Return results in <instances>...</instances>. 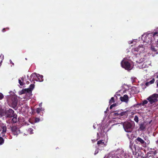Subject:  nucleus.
Wrapping results in <instances>:
<instances>
[{"label":"nucleus","instance_id":"nucleus-1","mask_svg":"<svg viewBox=\"0 0 158 158\" xmlns=\"http://www.w3.org/2000/svg\"><path fill=\"white\" fill-rule=\"evenodd\" d=\"M107 126H105L103 127L102 129L101 127L98 128V132L97 133L98 139L96 140L94 139V141H97L98 139L101 137L103 139L98 141L97 144L98 145L102 146L103 147L107 145V142L108 140V137L106 132L109 131V129L107 127Z\"/></svg>","mask_w":158,"mask_h":158},{"label":"nucleus","instance_id":"nucleus-2","mask_svg":"<svg viewBox=\"0 0 158 158\" xmlns=\"http://www.w3.org/2000/svg\"><path fill=\"white\" fill-rule=\"evenodd\" d=\"M116 154L114 156L111 155H109L107 156L104 158H129L130 156L127 153H124L123 149H118L116 152Z\"/></svg>","mask_w":158,"mask_h":158},{"label":"nucleus","instance_id":"nucleus-3","mask_svg":"<svg viewBox=\"0 0 158 158\" xmlns=\"http://www.w3.org/2000/svg\"><path fill=\"white\" fill-rule=\"evenodd\" d=\"M138 156L142 157L143 158H148L149 157L151 156L152 157V155H154L155 158H158V152L156 151L154 149H150V150L146 154L144 155L143 152L140 151L138 152Z\"/></svg>","mask_w":158,"mask_h":158},{"label":"nucleus","instance_id":"nucleus-4","mask_svg":"<svg viewBox=\"0 0 158 158\" xmlns=\"http://www.w3.org/2000/svg\"><path fill=\"white\" fill-rule=\"evenodd\" d=\"M14 110L11 109L5 111L3 110H2L0 105V117L5 115L6 117L9 118H11L14 115Z\"/></svg>","mask_w":158,"mask_h":158},{"label":"nucleus","instance_id":"nucleus-5","mask_svg":"<svg viewBox=\"0 0 158 158\" xmlns=\"http://www.w3.org/2000/svg\"><path fill=\"white\" fill-rule=\"evenodd\" d=\"M130 60V57L128 58L127 57L124 58L121 63L122 67L128 70L131 69L132 66L129 61Z\"/></svg>","mask_w":158,"mask_h":158},{"label":"nucleus","instance_id":"nucleus-6","mask_svg":"<svg viewBox=\"0 0 158 158\" xmlns=\"http://www.w3.org/2000/svg\"><path fill=\"white\" fill-rule=\"evenodd\" d=\"M152 35L151 34H148V33H145L142 35L141 39L143 40V44L145 43V45H148L149 44H151L152 43Z\"/></svg>","mask_w":158,"mask_h":158},{"label":"nucleus","instance_id":"nucleus-7","mask_svg":"<svg viewBox=\"0 0 158 158\" xmlns=\"http://www.w3.org/2000/svg\"><path fill=\"white\" fill-rule=\"evenodd\" d=\"M148 47V45H145L144 44L139 45L137 47L133 48L132 50V52L135 55L138 54L137 53H136V52H138L139 54V53L143 52Z\"/></svg>","mask_w":158,"mask_h":158},{"label":"nucleus","instance_id":"nucleus-8","mask_svg":"<svg viewBox=\"0 0 158 158\" xmlns=\"http://www.w3.org/2000/svg\"><path fill=\"white\" fill-rule=\"evenodd\" d=\"M8 102L11 104L12 107L16 106L17 105V98L15 96H6Z\"/></svg>","mask_w":158,"mask_h":158},{"label":"nucleus","instance_id":"nucleus-9","mask_svg":"<svg viewBox=\"0 0 158 158\" xmlns=\"http://www.w3.org/2000/svg\"><path fill=\"white\" fill-rule=\"evenodd\" d=\"M158 94H155L149 97L147 99L150 104L152 105H155V103L158 101Z\"/></svg>","mask_w":158,"mask_h":158},{"label":"nucleus","instance_id":"nucleus-10","mask_svg":"<svg viewBox=\"0 0 158 158\" xmlns=\"http://www.w3.org/2000/svg\"><path fill=\"white\" fill-rule=\"evenodd\" d=\"M123 128L126 132H131L133 130V127L131 123L129 122H125L123 125Z\"/></svg>","mask_w":158,"mask_h":158},{"label":"nucleus","instance_id":"nucleus-11","mask_svg":"<svg viewBox=\"0 0 158 158\" xmlns=\"http://www.w3.org/2000/svg\"><path fill=\"white\" fill-rule=\"evenodd\" d=\"M6 127L5 125L3 124L1 121H0V131H1V135L3 136L6 132Z\"/></svg>","mask_w":158,"mask_h":158},{"label":"nucleus","instance_id":"nucleus-12","mask_svg":"<svg viewBox=\"0 0 158 158\" xmlns=\"http://www.w3.org/2000/svg\"><path fill=\"white\" fill-rule=\"evenodd\" d=\"M11 131L14 135H17L20 133V130L15 126L11 127Z\"/></svg>","mask_w":158,"mask_h":158},{"label":"nucleus","instance_id":"nucleus-13","mask_svg":"<svg viewBox=\"0 0 158 158\" xmlns=\"http://www.w3.org/2000/svg\"><path fill=\"white\" fill-rule=\"evenodd\" d=\"M18 118L16 117H14L13 118H10L6 120V123H15L17 122Z\"/></svg>","mask_w":158,"mask_h":158},{"label":"nucleus","instance_id":"nucleus-14","mask_svg":"<svg viewBox=\"0 0 158 158\" xmlns=\"http://www.w3.org/2000/svg\"><path fill=\"white\" fill-rule=\"evenodd\" d=\"M34 86H35V85L34 84H31L29 87V89H30L29 92H28V91H27V90L25 89L24 90H22L21 91V94L25 93H26V92H27V93H28L29 94H30V95L31 94V91L34 88Z\"/></svg>","mask_w":158,"mask_h":158},{"label":"nucleus","instance_id":"nucleus-15","mask_svg":"<svg viewBox=\"0 0 158 158\" xmlns=\"http://www.w3.org/2000/svg\"><path fill=\"white\" fill-rule=\"evenodd\" d=\"M38 74L35 73H32L30 76V80L31 81H36L37 79L36 78L37 77V75Z\"/></svg>","mask_w":158,"mask_h":158},{"label":"nucleus","instance_id":"nucleus-16","mask_svg":"<svg viewBox=\"0 0 158 158\" xmlns=\"http://www.w3.org/2000/svg\"><path fill=\"white\" fill-rule=\"evenodd\" d=\"M120 99L122 102H127L128 101V96L127 94H125L123 97H121Z\"/></svg>","mask_w":158,"mask_h":158},{"label":"nucleus","instance_id":"nucleus-17","mask_svg":"<svg viewBox=\"0 0 158 158\" xmlns=\"http://www.w3.org/2000/svg\"><path fill=\"white\" fill-rule=\"evenodd\" d=\"M147 124V123L146 122H143L142 123H141L139 125V129L140 131H143L144 130Z\"/></svg>","mask_w":158,"mask_h":158},{"label":"nucleus","instance_id":"nucleus-18","mask_svg":"<svg viewBox=\"0 0 158 158\" xmlns=\"http://www.w3.org/2000/svg\"><path fill=\"white\" fill-rule=\"evenodd\" d=\"M37 80H36V81H38L39 82H42L43 81V76L42 75H40L38 74L37 75Z\"/></svg>","mask_w":158,"mask_h":158},{"label":"nucleus","instance_id":"nucleus-19","mask_svg":"<svg viewBox=\"0 0 158 158\" xmlns=\"http://www.w3.org/2000/svg\"><path fill=\"white\" fill-rule=\"evenodd\" d=\"M137 142H138L139 143L143 144L145 143L144 141L140 137H138L136 139Z\"/></svg>","mask_w":158,"mask_h":158},{"label":"nucleus","instance_id":"nucleus-20","mask_svg":"<svg viewBox=\"0 0 158 158\" xmlns=\"http://www.w3.org/2000/svg\"><path fill=\"white\" fill-rule=\"evenodd\" d=\"M151 49L152 52H154L156 54H158V50L153 46L151 47Z\"/></svg>","mask_w":158,"mask_h":158},{"label":"nucleus","instance_id":"nucleus-21","mask_svg":"<svg viewBox=\"0 0 158 158\" xmlns=\"http://www.w3.org/2000/svg\"><path fill=\"white\" fill-rule=\"evenodd\" d=\"M28 107L27 105H24L23 107H22L21 110L23 111H25L27 110Z\"/></svg>","mask_w":158,"mask_h":158},{"label":"nucleus","instance_id":"nucleus-22","mask_svg":"<svg viewBox=\"0 0 158 158\" xmlns=\"http://www.w3.org/2000/svg\"><path fill=\"white\" fill-rule=\"evenodd\" d=\"M19 82L20 85H23V78L21 77L19 79Z\"/></svg>","mask_w":158,"mask_h":158},{"label":"nucleus","instance_id":"nucleus-23","mask_svg":"<svg viewBox=\"0 0 158 158\" xmlns=\"http://www.w3.org/2000/svg\"><path fill=\"white\" fill-rule=\"evenodd\" d=\"M155 81V79L153 78L149 82H147L146 83V85L147 86H148L150 84H153Z\"/></svg>","mask_w":158,"mask_h":158},{"label":"nucleus","instance_id":"nucleus-24","mask_svg":"<svg viewBox=\"0 0 158 158\" xmlns=\"http://www.w3.org/2000/svg\"><path fill=\"white\" fill-rule=\"evenodd\" d=\"M44 109L42 107L38 108H37L36 111V112L37 113L39 114L40 112L42 111H44Z\"/></svg>","mask_w":158,"mask_h":158},{"label":"nucleus","instance_id":"nucleus-25","mask_svg":"<svg viewBox=\"0 0 158 158\" xmlns=\"http://www.w3.org/2000/svg\"><path fill=\"white\" fill-rule=\"evenodd\" d=\"M144 139L146 141V143L147 144H148L150 143V141L148 139V137L147 136H143Z\"/></svg>","mask_w":158,"mask_h":158},{"label":"nucleus","instance_id":"nucleus-26","mask_svg":"<svg viewBox=\"0 0 158 158\" xmlns=\"http://www.w3.org/2000/svg\"><path fill=\"white\" fill-rule=\"evenodd\" d=\"M143 61H144V60L143 58H141L139 60H136V62L138 63L139 64L142 63Z\"/></svg>","mask_w":158,"mask_h":158},{"label":"nucleus","instance_id":"nucleus-27","mask_svg":"<svg viewBox=\"0 0 158 158\" xmlns=\"http://www.w3.org/2000/svg\"><path fill=\"white\" fill-rule=\"evenodd\" d=\"M134 121L136 123H138L139 122V118L137 115H135L134 118Z\"/></svg>","mask_w":158,"mask_h":158},{"label":"nucleus","instance_id":"nucleus-28","mask_svg":"<svg viewBox=\"0 0 158 158\" xmlns=\"http://www.w3.org/2000/svg\"><path fill=\"white\" fill-rule=\"evenodd\" d=\"M33 130L32 128H29L28 129L27 131L29 134H31L33 133V132H32Z\"/></svg>","mask_w":158,"mask_h":158},{"label":"nucleus","instance_id":"nucleus-29","mask_svg":"<svg viewBox=\"0 0 158 158\" xmlns=\"http://www.w3.org/2000/svg\"><path fill=\"white\" fill-rule=\"evenodd\" d=\"M114 102V98L112 97L109 101L110 104H111Z\"/></svg>","mask_w":158,"mask_h":158},{"label":"nucleus","instance_id":"nucleus-30","mask_svg":"<svg viewBox=\"0 0 158 158\" xmlns=\"http://www.w3.org/2000/svg\"><path fill=\"white\" fill-rule=\"evenodd\" d=\"M4 142V140L2 138L0 137V145L2 144Z\"/></svg>","mask_w":158,"mask_h":158},{"label":"nucleus","instance_id":"nucleus-31","mask_svg":"<svg viewBox=\"0 0 158 158\" xmlns=\"http://www.w3.org/2000/svg\"><path fill=\"white\" fill-rule=\"evenodd\" d=\"M136 78L135 77H132L131 78V81H132V82H135V80H136Z\"/></svg>","mask_w":158,"mask_h":158},{"label":"nucleus","instance_id":"nucleus-32","mask_svg":"<svg viewBox=\"0 0 158 158\" xmlns=\"http://www.w3.org/2000/svg\"><path fill=\"white\" fill-rule=\"evenodd\" d=\"M126 114V112H122L119 113V115L120 116H123Z\"/></svg>","mask_w":158,"mask_h":158},{"label":"nucleus","instance_id":"nucleus-33","mask_svg":"<svg viewBox=\"0 0 158 158\" xmlns=\"http://www.w3.org/2000/svg\"><path fill=\"white\" fill-rule=\"evenodd\" d=\"M148 102V101L146 100H145L143 101V103H142V105L143 106H144Z\"/></svg>","mask_w":158,"mask_h":158},{"label":"nucleus","instance_id":"nucleus-34","mask_svg":"<svg viewBox=\"0 0 158 158\" xmlns=\"http://www.w3.org/2000/svg\"><path fill=\"white\" fill-rule=\"evenodd\" d=\"M116 105L117 104L116 103H114L112 105H111L110 106V109H111L113 107H114L116 106Z\"/></svg>","mask_w":158,"mask_h":158},{"label":"nucleus","instance_id":"nucleus-35","mask_svg":"<svg viewBox=\"0 0 158 158\" xmlns=\"http://www.w3.org/2000/svg\"><path fill=\"white\" fill-rule=\"evenodd\" d=\"M134 41L135 42H136V40H131V41H129L128 42V43H129V44H131L133 43Z\"/></svg>","mask_w":158,"mask_h":158},{"label":"nucleus","instance_id":"nucleus-36","mask_svg":"<svg viewBox=\"0 0 158 158\" xmlns=\"http://www.w3.org/2000/svg\"><path fill=\"white\" fill-rule=\"evenodd\" d=\"M3 97V95L2 93H0V100H2Z\"/></svg>","mask_w":158,"mask_h":158},{"label":"nucleus","instance_id":"nucleus-37","mask_svg":"<svg viewBox=\"0 0 158 158\" xmlns=\"http://www.w3.org/2000/svg\"><path fill=\"white\" fill-rule=\"evenodd\" d=\"M153 35L154 36H155L156 35L158 36V32H155L153 34Z\"/></svg>","mask_w":158,"mask_h":158},{"label":"nucleus","instance_id":"nucleus-38","mask_svg":"<svg viewBox=\"0 0 158 158\" xmlns=\"http://www.w3.org/2000/svg\"><path fill=\"white\" fill-rule=\"evenodd\" d=\"M40 121V119L39 118H36L35 119V122H38Z\"/></svg>","mask_w":158,"mask_h":158},{"label":"nucleus","instance_id":"nucleus-39","mask_svg":"<svg viewBox=\"0 0 158 158\" xmlns=\"http://www.w3.org/2000/svg\"><path fill=\"white\" fill-rule=\"evenodd\" d=\"M132 146L131 145H130V148L131 149V150L132 152H133V154H134V153L133 152V151L132 148Z\"/></svg>","mask_w":158,"mask_h":158},{"label":"nucleus","instance_id":"nucleus-40","mask_svg":"<svg viewBox=\"0 0 158 158\" xmlns=\"http://www.w3.org/2000/svg\"><path fill=\"white\" fill-rule=\"evenodd\" d=\"M98 149H97L96 150L95 153H94V155H96L98 153Z\"/></svg>","mask_w":158,"mask_h":158},{"label":"nucleus","instance_id":"nucleus-41","mask_svg":"<svg viewBox=\"0 0 158 158\" xmlns=\"http://www.w3.org/2000/svg\"><path fill=\"white\" fill-rule=\"evenodd\" d=\"M114 114L115 116H118V115H119V113H116V112H115V113H114Z\"/></svg>","mask_w":158,"mask_h":158},{"label":"nucleus","instance_id":"nucleus-42","mask_svg":"<svg viewBox=\"0 0 158 158\" xmlns=\"http://www.w3.org/2000/svg\"><path fill=\"white\" fill-rule=\"evenodd\" d=\"M10 63L11 64H12L13 65H14V63L12 62V61H11V60H10Z\"/></svg>","mask_w":158,"mask_h":158},{"label":"nucleus","instance_id":"nucleus-43","mask_svg":"<svg viewBox=\"0 0 158 158\" xmlns=\"http://www.w3.org/2000/svg\"><path fill=\"white\" fill-rule=\"evenodd\" d=\"M39 106H40V107H42V103H40L39 105Z\"/></svg>","mask_w":158,"mask_h":158},{"label":"nucleus","instance_id":"nucleus-44","mask_svg":"<svg viewBox=\"0 0 158 158\" xmlns=\"http://www.w3.org/2000/svg\"><path fill=\"white\" fill-rule=\"evenodd\" d=\"M156 143L158 145V139L156 141Z\"/></svg>","mask_w":158,"mask_h":158},{"label":"nucleus","instance_id":"nucleus-45","mask_svg":"<svg viewBox=\"0 0 158 158\" xmlns=\"http://www.w3.org/2000/svg\"><path fill=\"white\" fill-rule=\"evenodd\" d=\"M5 28H3L2 30V31L3 32H4L5 31Z\"/></svg>","mask_w":158,"mask_h":158},{"label":"nucleus","instance_id":"nucleus-46","mask_svg":"<svg viewBox=\"0 0 158 158\" xmlns=\"http://www.w3.org/2000/svg\"><path fill=\"white\" fill-rule=\"evenodd\" d=\"M108 108H107L106 110L105 111V113H106L107 111H108Z\"/></svg>","mask_w":158,"mask_h":158},{"label":"nucleus","instance_id":"nucleus-47","mask_svg":"<svg viewBox=\"0 0 158 158\" xmlns=\"http://www.w3.org/2000/svg\"><path fill=\"white\" fill-rule=\"evenodd\" d=\"M157 82V87H158V80L156 81Z\"/></svg>","mask_w":158,"mask_h":158},{"label":"nucleus","instance_id":"nucleus-48","mask_svg":"<svg viewBox=\"0 0 158 158\" xmlns=\"http://www.w3.org/2000/svg\"><path fill=\"white\" fill-rule=\"evenodd\" d=\"M152 158H156L154 157V155H152Z\"/></svg>","mask_w":158,"mask_h":158},{"label":"nucleus","instance_id":"nucleus-49","mask_svg":"<svg viewBox=\"0 0 158 158\" xmlns=\"http://www.w3.org/2000/svg\"><path fill=\"white\" fill-rule=\"evenodd\" d=\"M93 127H94V129H95V128H96V127H95V125H93Z\"/></svg>","mask_w":158,"mask_h":158},{"label":"nucleus","instance_id":"nucleus-50","mask_svg":"<svg viewBox=\"0 0 158 158\" xmlns=\"http://www.w3.org/2000/svg\"><path fill=\"white\" fill-rule=\"evenodd\" d=\"M156 42H157V44L158 45V40H157Z\"/></svg>","mask_w":158,"mask_h":158},{"label":"nucleus","instance_id":"nucleus-51","mask_svg":"<svg viewBox=\"0 0 158 158\" xmlns=\"http://www.w3.org/2000/svg\"><path fill=\"white\" fill-rule=\"evenodd\" d=\"M29 83V81H27V84H28Z\"/></svg>","mask_w":158,"mask_h":158},{"label":"nucleus","instance_id":"nucleus-52","mask_svg":"<svg viewBox=\"0 0 158 158\" xmlns=\"http://www.w3.org/2000/svg\"><path fill=\"white\" fill-rule=\"evenodd\" d=\"M129 90H130V89H129V90H128V91H127V92H129V91H129Z\"/></svg>","mask_w":158,"mask_h":158},{"label":"nucleus","instance_id":"nucleus-53","mask_svg":"<svg viewBox=\"0 0 158 158\" xmlns=\"http://www.w3.org/2000/svg\"><path fill=\"white\" fill-rule=\"evenodd\" d=\"M157 78H158V75H157Z\"/></svg>","mask_w":158,"mask_h":158},{"label":"nucleus","instance_id":"nucleus-54","mask_svg":"<svg viewBox=\"0 0 158 158\" xmlns=\"http://www.w3.org/2000/svg\"><path fill=\"white\" fill-rule=\"evenodd\" d=\"M27 77H28V75L27 76Z\"/></svg>","mask_w":158,"mask_h":158},{"label":"nucleus","instance_id":"nucleus-55","mask_svg":"<svg viewBox=\"0 0 158 158\" xmlns=\"http://www.w3.org/2000/svg\"><path fill=\"white\" fill-rule=\"evenodd\" d=\"M92 141L93 142V140H92Z\"/></svg>","mask_w":158,"mask_h":158},{"label":"nucleus","instance_id":"nucleus-56","mask_svg":"<svg viewBox=\"0 0 158 158\" xmlns=\"http://www.w3.org/2000/svg\"><path fill=\"white\" fill-rule=\"evenodd\" d=\"M25 59H26V60H27V59L26 58H25Z\"/></svg>","mask_w":158,"mask_h":158},{"label":"nucleus","instance_id":"nucleus-57","mask_svg":"<svg viewBox=\"0 0 158 158\" xmlns=\"http://www.w3.org/2000/svg\"><path fill=\"white\" fill-rule=\"evenodd\" d=\"M137 153H136L135 154V155H136Z\"/></svg>","mask_w":158,"mask_h":158}]
</instances>
